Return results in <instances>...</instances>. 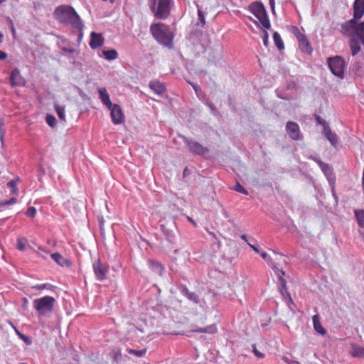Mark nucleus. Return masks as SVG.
<instances>
[{
	"instance_id": "obj_10",
	"label": "nucleus",
	"mask_w": 364,
	"mask_h": 364,
	"mask_svg": "<svg viewBox=\"0 0 364 364\" xmlns=\"http://www.w3.org/2000/svg\"><path fill=\"white\" fill-rule=\"evenodd\" d=\"M92 269L97 280L103 281L106 279L108 273V268L105 264L97 260L93 263Z\"/></svg>"
},
{
	"instance_id": "obj_39",
	"label": "nucleus",
	"mask_w": 364,
	"mask_h": 364,
	"mask_svg": "<svg viewBox=\"0 0 364 364\" xmlns=\"http://www.w3.org/2000/svg\"><path fill=\"white\" fill-rule=\"evenodd\" d=\"M316 121L317 124L323 126V130H325L326 127H329L328 124H327V122L319 116H317L316 117Z\"/></svg>"
},
{
	"instance_id": "obj_34",
	"label": "nucleus",
	"mask_w": 364,
	"mask_h": 364,
	"mask_svg": "<svg viewBox=\"0 0 364 364\" xmlns=\"http://www.w3.org/2000/svg\"><path fill=\"white\" fill-rule=\"evenodd\" d=\"M47 124L51 127H53L56 124V119L54 116L48 114L46 118Z\"/></svg>"
},
{
	"instance_id": "obj_15",
	"label": "nucleus",
	"mask_w": 364,
	"mask_h": 364,
	"mask_svg": "<svg viewBox=\"0 0 364 364\" xmlns=\"http://www.w3.org/2000/svg\"><path fill=\"white\" fill-rule=\"evenodd\" d=\"M179 289L181 294L186 297L188 300L193 301L196 304H199L200 299L198 295L194 292L190 291L186 286L181 285L179 287Z\"/></svg>"
},
{
	"instance_id": "obj_2",
	"label": "nucleus",
	"mask_w": 364,
	"mask_h": 364,
	"mask_svg": "<svg viewBox=\"0 0 364 364\" xmlns=\"http://www.w3.org/2000/svg\"><path fill=\"white\" fill-rule=\"evenodd\" d=\"M54 14L56 19L63 24L70 25L73 28L80 31L83 28V24L79 15L70 6H60L57 7Z\"/></svg>"
},
{
	"instance_id": "obj_21",
	"label": "nucleus",
	"mask_w": 364,
	"mask_h": 364,
	"mask_svg": "<svg viewBox=\"0 0 364 364\" xmlns=\"http://www.w3.org/2000/svg\"><path fill=\"white\" fill-rule=\"evenodd\" d=\"M323 134L326 138L329 141L332 146H335L338 142V137L336 134L333 133L329 127H326L325 130H323Z\"/></svg>"
},
{
	"instance_id": "obj_22",
	"label": "nucleus",
	"mask_w": 364,
	"mask_h": 364,
	"mask_svg": "<svg viewBox=\"0 0 364 364\" xmlns=\"http://www.w3.org/2000/svg\"><path fill=\"white\" fill-rule=\"evenodd\" d=\"M98 93L100 95V99L102 102L107 107L110 108L112 107V103L110 100L109 95L105 88H100L98 90Z\"/></svg>"
},
{
	"instance_id": "obj_54",
	"label": "nucleus",
	"mask_w": 364,
	"mask_h": 364,
	"mask_svg": "<svg viewBox=\"0 0 364 364\" xmlns=\"http://www.w3.org/2000/svg\"><path fill=\"white\" fill-rule=\"evenodd\" d=\"M188 220L191 222L193 224L196 225L195 222L190 218V217H188Z\"/></svg>"
},
{
	"instance_id": "obj_9",
	"label": "nucleus",
	"mask_w": 364,
	"mask_h": 364,
	"mask_svg": "<svg viewBox=\"0 0 364 364\" xmlns=\"http://www.w3.org/2000/svg\"><path fill=\"white\" fill-rule=\"evenodd\" d=\"M259 254L261 257L272 267L275 272L281 273V275H279V279L282 285L280 291L281 293L283 294V291H287V284L284 279L282 277V276L285 275V272L282 270H280L273 264L272 258L267 255V253H266L265 252H262Z\"/></svg>"
},
{
	"instance_id": "obj_23",
	"label": "nucleus",
	"mask_w": 364,
	"mask_h": 364,
	"mask_svg": "<svg viewBox=\"0 0 364 364\" xmlns=\"http://www.w3.org/2000/svg\"><path fill=\"white\" fill-rule=\"evenodd\" d=\"M349 353L353 357L364 358V348L353 343L350 346Z\"/></svg>"
},
{
	"instance_id": "obj_33",
	"label": "nucleus",
	"mask_w": 364,
	"mask_h": 364,
	"mask_svg": "<svg viewBox=\"0 0 364 364\" xmlns=\"http://www.w3.org/2000/svg\"><path fill=\"white\" fill-rule=\"evenodd\" d=\"M203 333L213 334L216 333L217 327L215 325H210L203 328Z\"/></svg>"
},
{
	"instance_id": "obj_55",
	"label": "nucleus",
	"mask_w": 364,
	"mask_h": 364,
	"mask_svg": "<svg viewBox=\"0 0 364 364\" xmlns=\"http://www.w3.org/2000/svg\"><path fill=\"white\" fill-rule=\"evenodd\" d=\"M295 28L296 27L294 28V33L296 36V35H298V31H296Z\"/></svg>"
},
{
	"instance_id": "obj_18",
	"label": "nucleus",
	"mask_w": 364,
	"mask_h": 364,
	"mask_svg": "<svg viewBox=\"0 0 364 364\" xmlns=\"http://www.w3.org/2000/svg\"><path fill=\"white\" fill-rule=\"evenodd\" d=\"M318 166L321 168V169L323 171V173L326 176V178H327L328 181H329V183L331 184L333 183L334 181H335V177L333 175V171H332V169L330 167V166L328 164L323 162V161H319L318 162Z\"/></svg>"
},
{
	"instance_id": "obj_47",
	"label": "nucleus",
	"mask_w": 364,
	"mask_h": 364,
	"mask_svg": "<svg viewBox=\"0 0 364 364\" xmlns=\"http://www.w3.org/2000/svg\"><path fill=\"white\" fill-rule=\"evenodd\" d=\"M248 245L257 253H260L259 249L255 245L251 243H248Z\"/></svg>"
},
{
	"instance_id": "obj_58",
	"label": "nucleus",
	"mask_w": 364,
	"mask_h": 364,
	"mask_svg": "<svg viewBox=\"0 0 364 364\" xmlns=\"http://www.w3.org/2000/svg\"><path fill=\"white\" fill-rule=\"evenodd\" d=\"M6 0H0V4L4 2Z\"/></svg>"
},
{
	"instance_id": "obj_26",
	"label": "nucleus",
	"mask_w": 364,
	"mask_h": 364,
	"mask_svg": "<svg viewBox=\"0 0 364 364\" xmlns=\"http://www.w3.org/2000/svg\"><path fill=\"white\" fill-rule=\"evenodd\" d=\"M149 267L151 269V270L153 272H154L156 274H157L159 275L162 274L164 269L160 263L154 262V261H150Z\"/></svg>"
},
{
	"instance_id": "obj_25",
	"label": "nucleus",
	"mask_w": 364,
	"mask_h": 364,
	"mask_svg": "<svg viewBox=\"0 0 364 364\" xmlns=\"http://www.w3.org/2000/svg\"><path fill=\"white\" fill-rule=\"evenodd\" d=\"M102 54L105 58L107 60H113L118 58V53L114 49L103 50Z\"/></svg>"
},
{
	"instance_id": "obj_38",
	"label": "nucleus",
	"mask_w": 364,
	"mask_h": 364,
	"mask_svg": "<svg viewBox=\"0 0 364 364\" xmlns=\"http://www.w3.org/2000/svg\"><path fill=\"white\" fill-rule=\"evenodd\" d=\"M37 210L34 207H29L26 213V215L28 217L33 218L36 215Z\"/></svg>"
},
{
	"instance_id": "obj_27",
	"label": "nucleus",
	"mask_w": 364,
	"mask_h": 364,
	"mask_svg": "<svg viewBox=\"0 0 364 364\" xmlns=\"http://www.w3.org/2000/svg\"><path fill=\"white\" fill-rule=\"evenodd\" d=\"M354 214L358 225L361 228H364V210H355Z\"/></svg>"
},
{
	"instance_id": "obj_40",
	"label": "nucleus",
	"mask_w": 364,
	"mask_h": 364,
	"mask_svg": "<svg viewBox=\"0 0 364 364\" xmlns=\"http://www.w3.org/2000/svg\"><path fill=\"white\" fill-rule=\"evenodd\" d=\"M17 248L20 251H23L26 249V245L23 242V240L21 238H18L17 240Z\"/></svg>"
},
{
	"instance_id": "obj_37",
	"label": "nucleus",
	"mask_w": 364,
	"mask_h": 364,
	"mask_svg": "<svg viewBox=\"0 0 364 364\" xmlns=\"http://www.w3.org/2000/svg\"><path fill=\"white\" fill-rule=\"evenodd\" d=\"M198 24H201L202 26H203L205 24V16L201 10H198Z\"/></svg>"
},
{
	"instance_id": "obj_6",
	"label": "nucleus",
	"mask_w": 364,
	"mask_h": 364,
	"mask_svg": "<svg viewBox=\"0 0 364 364\" xmlns=\"http://www.w3.org/2000/svg\"><path fill=\"white\" fill-rule=\"evenodd\" d=\"M249 10L252 14H253L256 16V18L259 21L260 23L265 29L270 28V21L268 18L266 9L262 3H252L249 6Z\"/></svg>"
},
{
	"instance_id": "obj_59",
	"label": "nucleus",
	"mask_w": 364,
	"mask_h": 364,
	"mask_svg": "<svg viewBox=\"0 0 364 364\" xmlns=\"http://www.w3.org/2000/svg\"><path fill=\"white\" fill-rule=\"evenodd\" d=\"M12 32H13V33H15V29H14V28H12Z\"/></svg>"
},
{
	"instance_id": "obj_19",
	"label": "nucleus",
	"mask_w": 364,
	"mask_h": 364,
	"mask_svg": "<svg viewBox=\"0 0 364 364\" xmlns=\"http://www.w3.org/2000/svg\"><path fill=\"white\" fill-rule=\"evenodd\" d=\"M149 87L154 93L159 95H161L166 91L165 85L158 80L151 81Z\"/></svg>"
},
{
	"instance_id": "obj_31",
	"label": "nucleus",
	"mask_w": 364,
	"mask_h": 364,
	"mask_svg": "<svg viewBox=\"0 0 364 364\" xmlns=\"http://www.w3.org/2000/svg\"><path fill=\"white\" fill-rule=\"evenodd\" d=\"M17 181L16 180H11V181L7 183V186L11 188V192L13 194L18 195V190L17 188Z\"/></svg>"
},
{
	"instance_id": "obj_36",
	"label": "nucleus",
	"mask_w": 364,
	"mask_h": 364,
	"mask_svg": "<svg viewBox=\"0 0 364 364\" xmlns=\"http://www.w3.org/2000/svg\"><path fill=\"white\" fill-rule=\"evenodd\" d=\"M16 202H17V200L16 198H11V199H9L8 200L0 201V206L2 207L4 205H14V204L16 203Z\"/></svg>"
},
{
	"instance_id": "obj_16",
	"label": "nucleus",
	"mask_w": 364,
	"mask_h": 364,
	"mask_svg": "<svg viewBox=\"0 0 364 364\" xmlns=\"http://www.w3.org/2000/svg\"><path fill=\"white\" fill-rule=\"evenodd\" d=\"M364 14V0H355L353 4V18L358 20Z\"/></svg>"
},
{
	"instance_id": "obj_44",
	"label": "nucleus",
	"mask_w": 364,
	"mask_h": 364,
	"mask_svg": "<svg viewBox=\"0 0 364 364\" xmlns=\"http://www.w3.org/2000/svg\"><path fill=\"white\" fill-rule=\"evenodd\" d=\"M253 353L254 354L259 358H264V354L262 353L261 352H259L258 350H257L256 348H254L253 350Z\"/></svg>"
},
{
	"instance_id": "obj_3",
	"label": "nucleus",
	"mask_w": 364,
	"mask_h": 364,
	"mask_svg": "<svg viewBox=\"0 0 364 364\" xmlns=\"http://www.w3.org/2000/svg\"><path fill=\"white\" fill-rule=\"evenodd\" d=\"M150 31L156 41L168 48L173 47V34L169 26L162 23L151 24Z\"/></svg>"
},
{
	"instance_id": "obj_45",
	"label": "nucleus",
	"mask_w": 364,
	"mask_h": 364,
	"mask_svg": "<svg viewBox=\"0 0 364 364\" xmlns=\"http://www.w3.org/2000/svg\"><path fill=\"white\" fill-rule=\"evenodd\" d=\"M190 84L191 85V86L193 87V88L194 89L196 95L198 96V92L200 91V87L196 85V84H194V83H191Z\"/></svg>"
},
{
	"instance_id": "obj_49",
	"label": "nucleus",
	"mask_w": 364,
	"mask_h": 364,
	"mask_svg": "<svg viewBox=\"0 0 364 364\" xmlns=\"http://www.w3.org/2000/svg\"><path fill=\"white\" fill-rule=\"evenodd\" d=\"M203 328H198L193 329V331L197 332V333H203Z\"/></svg>"
},
{
	"instance_id": "obj_42",
	"label": "nucleus",
	"mask_w": 364,
	"mask_h": 364,
	"mask_svg": "<svg viewBox=\"0 0 364 364\" xmlns=\"http://www.w3.org/2000/svg\"><path fill=\"white\" fill-rule=\"evenodd\" d=\"M263 43L266 47H267L269 43V35L266 31H264Z\"/></svg>"
},
{
	"instance_id": "obj_32",
	"label": "nucleus",
	"mask_w": 364,
	"mask_h": 364,
	"mask_svg": "<svg viewBox=\"0 0 364 364\" xmlns=\"http://www.w3.org/2000/svg\"><path fill=\"white\" fill-rule=\"evenodd\" d=\"M233 190L244 195H248L247 191L238 182H237L235 186L233 188Z\"/></svg>"
},
{
	"instance_id": "obj_4",
	"label": "nucleus",
	"mask_w": 364,
	"mask_h": 364,
	"mask_svg": "<svg viewBox=\"0 0 364 364\" xmlns=\"http://www.w3.org/2000/svg\"><path fill=\"white\" fill-rule=\"evenodd\" d=\"M173 0H150V9L155 18L166 19L170 15Z\"/></svg>"
},
{
	"instance_id": "obj_46",
	"label": "nucleus",
	"mask_w": 364,
	"mask_h": 364,
	"mask_svg": "<svg viewBox=\"0 0 364 364\" xmlns=\"http://www.w3.org/2000/svg\"><path fill=\"white\" fill-rule=\"evenodd\" d=\"M7 58V53L0 50V60H5Z\"/></svg>"
},
{
	"instance_id": "obj_30",
	"label": "nucleus",
	"mask_w": 364,
	"mask_h": 364,
	"mask_svg": "<svg viewBox=\"0 0 364 364\" xmlns=\"http://www.w3.org/2000/svg\"><path fill=\"white\" fill-rule=\"evenodd\" d=\"M128 352L129 354L134 355L138 358H141L145 355L146 350L145 348L141 350L129 349Z\"/></svg>"
},
{
	"instance_id": "obj_14",
	"label": "nucleus",
	"mask_w": 364,
	"mask_h": 364,
	"mask_svg": "<svg viewBox=\"0 0 364 364\" xmlns=\"http://www.w3.org/2000/svg\"><path fill=\"white\" fill-rule=\"evenodd\" d=\"M286 129L289 136L294 139L297 140L299 138L300 131L299 125L292 122H289L287 124Z\"/></svg>"
},
{
	"instance_id": "obj_7",
	"label": "nucleus",
	"mask_w": 364,
	"mask_h": 364,
	"mask_svg": "<svg viewBox=\"0 0 364 364\" xmlns=\"http://www.w3.org/2000/svg\"><path fill=\"white\" fill-rule=\"evenodd\" d=\"M328 65L331 73L340 78H343L345 60L341 56L331 57L328 59Z\"/></svg>"
},
{
	"instance_id": "obj_13",
	"label": "nucleus",
	"mask_w": 364,
	"mask_h": 364,
	"mask_svg": "<svg viewBox=\"0 0 364 364\" xmlns=\"http://www.w3.org/2000/svg\"><path fill=\"white\" fill-rule=\"evenodd\" d=\"M10 83L12 87H21L25 85L26 81L21 76L18 68H15L11 71L10 74Z\"/></svg>"
},
{
	"instance_id": "obj_5",
	"label": "nucleus",
	"mask_w": 364,
	"mask_h": 364,
	"mask_svg": "<svg viewBox=\"0 0 364 364\" xmlns=\"http://www.w3.org/2000/svg\"><path fill=\"white\" fill-rule=\"evenodd\" d=\"M54 297L45 296L41 298L36 299L33 301V306L38 312V316H48L53 310L55 303Z\"/></svg>"
},
{
	"instance_id": "obj_28",
	"label": "nucleus",
	"mask_w": 364,
	"mask_h": 364,
	"mask_svg": "<svg viewBox=\"0 0 364 364\" xmlns=\"http://www.w3.org/2000/svg\"><path fill=\"white\" fill-rule=\"evenodd\" d=\"M274 42L279 50L284 48V45L280 35L277 32H274L273 34Z\"/></svg>"
},
{
	"instance_id": "obj_1",
	"label": "nucleus",
	"mask_w": 364,
	"mask_h": 364,
	"mask_svg": "<svg viewBox=\"0 0 364 364\" xmlns=\"http://www.w3.org/2000/svg\"><path fill=\"white\" fill-rule=\"evenodd\" d=\"M356 19L352 18L341 26L342 33L350 37V47L353 56L357 55L364 45V21L357 23Z\"/></svg>"
},
{
	"instance_id": "obj_53",
	"label": "nucleus",
	"mask_w": 364,
	"mask_h": 364,
	"mask_svg": "<svg viewBox=\"0 0 364 364\" xmlns=\"http://www.w3.org/2000/svg\"><path fill=\"white\" fill-rule=\"evenodd\" d=\"M3 37H4L3 33L1 32H0V43L2 42Z\"/></svg>"
},
{
	"instance_id": "obj_51",
	"label": "nucleus",
	"mask_w": 364,
	"mask_h": 364,
	"mask_svg": "<svg viewBox=\"0 0 364 364\" xmlns=\"http://www.w3.org/2000/svg\"><path fill=\"white\" fill-rule=\"evenodd\" d=\"M269 5L271 6H275L274 0H269Z\"/></svg>"
},
{
	"instance_id": "obj_41",
	"label": "nucleus",
	"mask_w": 364,
	"mask_h": 364,
	"mask_svg": "<svg viewBox=\"0 0 364 364\" xmlns=\"http://www.w3.org/2000/svg\"><path fill=\"white\" fill-rule=\"evenodd\" d=\"M16 331L17 332V333L18 334L19 337L28 345H30L31 343V338L24 335V334H22V333H20L16 329Z\"/></svg>"
},
{
	"instance_id": "obj_12",
	"label": "nucleus",
	"mask_w": 364,
	"mask_h": 364,
	"mask_svg": "<svg viewBox=\"0 0 364 364\" xmlns=\"http://www.w3.org/2000/svg\"><path fill=\"white\" fill-rule=\"evenodd\" d=\"M295 29L296 31H298V35H296V38L299 41V47L300 50L303 53H305L306 54H311L312 52V48L306 36L301 33L298 28H295Z\"/></svg>"
},
{
	"instance_id": "obj_11",
	"label": "nucleus",
	"mask_w": 364,
	"mask_h": 364,
	"mask_svg": "<svg viewBox=\"0 0 364 364\" xmlns=\"http://www.w3.org/2000/svg\"><path fill=\"white\" fill-rule=\"evenodd\" d=\"M108 109L110 110L112 121L114 124H120L124 122V116L119 105L114 104Z\"/></svg>"
},
{
	"instance_id": "obj_43",
	"label": "nucleus",
	"mask_w": 364,
	"mask_h": 364,
	"mask_svg": "<svg viewBox=\"0 0 364 364\" xmlns=\"http://www.w3.org/2000/svg\"><path fill=\"white\" fill-rule=\"evenodd\" d=\"M283 360L288 363V364H299V362L298 361H295V360H290L289 358L287 357H284L283 358Z\"/></svg>"
},
{
	"instance_id": "obj_48",
	"label": "nucleus",
	"mask_w": 364,
	"mask_h": 364,
	"mask_svg": "<svg viewBox=\"0 0 364 364\" xmlns=\"http://www.w3.org/2000/svg\"><path fill=\"white\" fill-rule=\"evenodd\" d=\"M309 158H310L311 160H313V161H314L315 162H316L318 164V162H319V161H321L320 160V159H319L318 157H316V156H311Z\"/></svg>"
},
{
	"instance_id": "obj_17",
	"label": "nucleus",
	"mask_w": 364,
	"mask_h": 364,
	"mask_svg": "<svg viewBox=\"0 0 364 364\" xmlns=\"http://www.w3.org/2000/svg\"><path fill=\"white\" fill-rule=\"evenodd\" d=\"M104 38L100 33L92 32L90 36V46L92 49H96L102 46Z\"/></svg>"
},
{
	"instance_id": "obj_50",
	"label": "nucleus",
	"mask_w": 364,
	"mask_h": 364,
	"mask_svg": "<svg viewBox=\"0 0 364 364\" xmlns=\"http://www.w3.org/2000/svg\"><path fill=\"white\" fill-rule=\"evenodd\" d=\"M241 239L243 240L244 241H245L247 244L250 243L248 242V240H247V237L246 235H241Z\"/></svg>"
},
{
	"instance_id": "obj_29",
	"label": "nucleus",
	"mask_w": 364,
	"mask_h": 364,
	"mask_svg": "<svg viewBox=\"0 0 364 364\" xmlns=\"http://www.w3.org/2000/svg\"><path fill=\"white\" fill-rule=\"evenodd\" d=\"M55 110L58 116V117L63 120H65V109L64 106H60L59 105H55Z\"/></svg>"
},
{
	"instance_id": "obj_8",
	"label": "nucleus",
	"mask_w": 364,
	"mask_h": 364,
	"mask_svg": "<svg viewBox=\"0 0 364 364\" xmlns=\"http://www.w3.org/2000/svg\"><path fill=\"white\" fill-rule=\"evenodd\" d=\"M184 142L189 149V151L195 154L204 156L208 154L209 150L207 147L203 146L200 143L193 140L192 139L183 136Z\"/></svg>"
},
{
	"instance_id": "obj_52",
	"label": "nucleus",
	"mask_w": 364,
	"mask_h": 364,
	"mask_svg": "<svg viewBox=\"0 0 364 364\" xmlns=\"http://www.w3.org/2000/svg\"><path fill=\"white\" fill-rule=\"evenodd\" d=\"M270 7H271V10H272V13L274 14L275 13V10H274L275 6H271Z\"/></svg>"
},
{
	"instance_id": "obj_56",
	"label": "nucleus",
	"mask_w": 364,
	"mask_h": 364,
	"mask_svg": "<svg viewBox=\"0 0 364 364\" xmlns=\"http://www.w3.org/2000/svg\"><path fill=\"white\" fill-rule=\"evenodd\" d=\"M1 143L4 144V136L3 135L1 136Z\"/></svg>"
},
{
	"instance_id": "obj_35",
	"label": "nucleus",
	"mask_w": 364,
	"mask_h": 364,
	"mask_svg": "<svg viewBox=\"0 0 364 364\" xmlns=\"http://www.w3.org/2000/svg\"><path fill=\"white\" fill-rule=\"evenodd\" d=\"M52 287H53V285L50 284H37L36 286H33L32 288L38 289V290H42L44 289H51Z\"/></svg>"
},
{
	"instance_id": "obj_57",
	"label": "nucleus",
	"mask_w": 364,
	"mask_h": 364,
	"mask_svg": "<svg viewBox=\"0 0 364 364\" xmlns=\"http://www.w3.org/2000/svg\"><path fill=\"white\" fill-rule=\"evenodd\" d=\"M250 20L252 21L255 24H257V22L255 20H253L252 18H250Z\"/></svg>"
},
{
	"instance_id": "obj_24",
	"label": "nucleus",
	"mask_w": 364,
	"mask_h": 364,
	"mask_svg": "<svg viewBox=\"0 0 364 364\" xmlns=\"http://www.w3.org/2000/svg\"><path fill=\"white\" fill-rule=\"evenodd\" d=\"M312 319H313V324H314V328L315 331L321 335H324L326 333V330L321 326V324L319 321L318 316L314 315L313 316Z\"/></svg>"
},
{
	"instance_id": "obj_20",
	"label": "nucleus",
	"mask_w": 364,
	"mask_h": 364,
	"mask_svg": "<svg viewBox=\"0 0 364 364\" xmlns=\"http://www.w3.org/2000/svg\"><path fill=\"white\" fill-rule=\"evenodd\" d=\"M50 257L60 267H70L72 265V262L69 259L63 257L58 252L51 254Z\"/></svg>"
}]
</instances>
